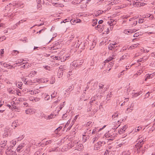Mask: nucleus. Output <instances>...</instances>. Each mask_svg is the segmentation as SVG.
Segmentation results:
<instances>
[{
  "instance_id": "1",
  "label": "nucleus",
  "mask_w": 155,
  "mask_h": 155,
  "mask_svg": "<svg viewBox=\"0 0 155 155\" xmlns=\"http://www.w3.org/2000/svg\"><path fill=\"white\" fill-rule=\"evenodd\" d=\"M7 141L6 140H3L2 141L0 144V148H1V152H3L4 151V150L6 149V151L8 152L9 148L8 146L7 145Z\"/></svg>"
},
{
  "instance_id": "2",
  "label": "nucleus",
  "mask_w": 155,
  "mask_h": 155,
  "mask_svg": "<svg viewBox=\"0 0 155 155\" xmlns=\"http://www.w3.org/2000/svg\"><path fill=\"white\" fill-rule=\"evenodd\" d=\"M137 143L135 145V148L137 149V153H139L141 147H142L144 143V141L142 139L140 140L139 139L137 140Z\"/></svg>"
},
{
  "instance_id": "3",
  "label": "nucleus",
  "mask_w": 155,
  "mask_h": 155,
  "mask_svg": "<svg viewBox=\"0 0 155 155\" xmlns=\"http://www.w3.org/2000/svg\"><path fill=\"white\" fill-rule=\"evenodd\" d=\"M113 51V52L111 54V57H110L108 58H107L104 61V62L105 63H108L109 61L113 60V59H115L116 58L117 56V53L116 52V51Z\"/></svg>"
},
{
  "instance_id": "4",
  "label": "nucleus",
  "mask_w": 155,
  "mask_h": 155,
  "mask_svg": "<svg viewBox=\"0 0 155 155\" xmlns=\"http://www.w3.org/2000/svg\"><path fill=\"white\" fill-rule=\"evenodd\" d=\"M105 143V141H99L95 144L94 148V150H97L100 149L101 147L102 146V144L104 145Z\"/></svg>"
},
{
  "instance_id": "5",
  "label": "nucleus",
  "mask_w": 155,
  "mask_h": 155,
  "mask_svg": "<svg viewBox=\"0 0 155 155\" xmlns=\"http://www.w3.org/2000/svg\"><path fill=\"white\" fill-rule=\"evenodd\" d=\"M105 137L108 140H112L115 138V134L110 133H106L105 134Z\"/></svg>"
},
{
  "instance_id": "6",
  "label": "nucleus",
  "mask_w": 155,
  "mask_h": 155,
  "mask_svg": "<svg viewBox=\"0 0 155 155\" xmlns=\"http://www.w3.org/2000/svg\"><path fill=\"white\" fill-rule=\"evenodd\" d=\"M114 44H110L108 46V48L109 50H112V51L114 52L117 51V49L116 48L117 47V46H115V45L117 44L116 42L114 43Z\"/></svg>"
},
{
  "instance_id": "7",
  "label": "nucleus",
  "mask_w": 155,
  "mask_h": 155,
  "mask_svg": "<svg viewBox=\"0 0 155 155\" xmlns=\"http://www.w3.org/2000/svg\"><path fill=\"white\" fill-rule=\"evenodd\" d=\"M41 115H42L41 116L42 118L43 117L44 118L46 119L47 120H49L52 119L53 117V115L52 114H50L49 115L46 116L43 114H41Z\"/></svg>"
},
{
  "instance_id": "8",
  "label": "nucleus",
  "mask_w": 155,
  "mask_h": 155,
  "mask_svg": "<svg viewBox=\"0 0 155 155\" xmlns=\"http://www.w3.org/2000/svg\"><path fill=\"white\" fill-rule=\"evenodd\" d=\"M36 110L33 108L28 109L25 110L26 114H32L35 112Z\"/></svg>"
},
{
  "instance_id": "9",
  "label": "nucleus",
  "mask_w": 155,
  "mask_h": 155,
  "mask_svg": "<svg viewBox=\"0 0 155 155\" xmlns=\"http://www.w3.org/2000/svg\"><path fill=\"white\" fill-rule=\"evenodd\" d=\"M25 143H21L19 145L16 149L17 151L18 152H20L22 151L23 150L22 149L24 147Z\"/></svg>"
},
{
  "instance_id": "10",
  "label": "nucleus",
  "mask_w": 155,
  "mask_h": 155,
  "mask_svg": "<svg viewBox=\"0 0 155 155\" xmlns=\"http://www.w3.org/2000/svg\"><path fill=\"white\" fill-rule=\"evenodd\" d=\"M132 2H133V5L135 6L138 7H140L141 5H143V4L138 2H135V1H133V0H131Z\"/></svg>"
},
{
  "instance_id": "11",
  "label": "nucleus",
  "mask_w": 155,
  "mask_h": 155,
  "mask_svg": "<svg viewBox=\"0 0 155 155\" xmlns=\"http://www.w3.org/2000/svg\"><path fill=\"white\" fill-rule=\"evenodd\" d=\"M153 74H148L146 75L145 76V81H146L148 79H152L153 76Z\"/></svg>"
},
{
  "instance_id": "12",
  "label": "nucleus",
  "mask_w": 155,
  "mask_h": 155,
  "mask_svg": "<svg viewBox=\"0 0 155 155\" xmlns=\"http://www.w3.org/2000/svg\"><path fill=\"white\" fill-rule=\"evenodd\" d=\"M0 64L2 66L8 69V68L9 66V64H8L5 62H4L3 61H0Z\"/></svg>"
},
{
  "instance_id": "13",
  "label": "nucleus",
  "mask_w": 155,
  "mask_h": 155,
  "mask_svg": "<svg viewBox=\"0 0 155 155\" xmlns=\"http://www.w3.org/2000/svg\"><path fill=\"white\" fill-rule=\"evenodd\" d=\"M100 134H97L93 138L92 141L93 143H94L95 141L98 140L100 137Z\"/></svg>"
},
{
  "instance_id": "14",
  "label": "nucleus",
  "mask_w": 155,
  "mask_h": 155,
  "mask_svg": "<svg viewBox=\"0 0 155 155\" xmlns=\"http://www.w3.org/2000/svg\"><path fill=\"white\" fill-rule=\"evenodd\" d=\"M19 125L18 120H16L14 121L12 124V126L13 127L14 129Z\"/></svg>"
},
{
  "instance_id": "15",
  "label": "nucleus",
  "mask_w": 155,
  "mask_h": 155,
  "mask_svg": "<svg viewBox=\"0 0 155 155\" xmlns=\"http://www.w3.org/2000/svg\"><path fill=\"white\" fill-rule=\"evenodd\" d=\"M8 152L5 151V153L6 155H16L17 154L16 153L13 151H10L9 150H8Z\"/></svg>"
},
{
  "instance_id": "16",
  "label": "nucleus",
  "mask_w": 155,
  "mask_h": 155,
  "mask_svg": "<svg viewBox=\"0 0 155 155\" xmlns=\"http://www.w3.org/2000/svg\"><path fill=\"white\" fill-rule=\"evenodd\" d=\"M76 146L77 149L79 150H81L83 147V146L82 144L79 143L78 142H77Z\"/></svg>"
},
{
  "instance_id": "17",
  "label": "nucleus",
  "mask_w": 155,
  "mask_h": 155,
  "mask_svg": "<svg viewBox=\"0 0 155 155\" xmlns=\"http://www.w3.org/2000/svg\"><path fill=\"white\" fill-rule=\"evenodd\" d=\"M141 94V92L137 93L135 92L134 91L132 93V97H136L139 95Z\"/></svg>"
},
{
  "instance_id": "18",
  "label": "nucleus",
  "mask_w": 155,
  "mask_h": 155,
  "mask_svg": "<svg viewBox=\"0 0 155 155\" xmlns=\"http://www.w3.org/2000/svg\"><path fill=\"white\" fill-rule=\"evenodd\" d=\"M15 6L18 7H20L21 8H22L24 7V4L23 3L21 2H17L15 4Z\"/></svg>"
},
{
  "instance_id": "19",
  "label": "nucleus",
  "mask_w": 155,
  "mask_h": 155,
  "mask_svg": "<svg viewBox=\"0 0 155 155\" xmlns=\"http://www.w3.org/2000/svg\"><path fill=\"white\" fill-rule=\"evenodd\" d=\"M96 29H97V28L100 29H99V31H103L104 30V28L103 27V26H101V25L98 24L97 25V27H95Z\"/></svg>"
},
{
  "instance_id": "20",
  "label": "nucleus",
  "mask_w": 155,
  "mask_h": 155,
  "mask_svg": "<svg viewBox=\"0 0 155 155\" xmlns=\"http://www.w3.org/2000/svg\"><path fill=\"white\" fill-rule=\"evenodd\" d=\"M89 138V136L88 135H84V134L83 135V142H84L86 141V140L87 139H88Z\"/></svg>"
},
{
  "instance_id": "21",
  "label": "nucleus",
  "mask_w": 155,
  "mask_h": 155,
  "mask_svg": "<svg viewBox=\"0 0 155 155\" xmlns=\"http://www.w3.org/2000/svg\"><path fill=\"white\" fill-rule=\"evenodd\" d=\"M22 83L21 82H18L16 84V86L20 89H22L21 87L22 86Z\"/></svg>"
},
{
  "instance_id": "22",
  "label": "nucleus",
  "mask_w": 155,
  "mask_h": 155,
  "mask_svg": "<svg viewBox=\"0 0 155 155\" xmlns=\"http://www.w3.org/2000/svg\"><path fill=\"white\" fill-rule=\"evenodd\" d=\"M7 91L10 94H14L15 93V91L12 88H8Z\"/></svg>"
},
{
  "instance_id": "23",
  "label": "nucleus",
  "mask_w": 155,
  "mask_h": 155,
  "mask_svg": "<svg viewBox=\"0 0 155 155\" xmlns=\"http://www.w3.org/2000/svg\"><path fill=\"white\" fill-rule=\"evenodd\" d=\"M36 73L37 72L35 71H32L30 73L28 76L29 77H33L36 74Z\"/></svg>"
},
{
  "instance_id": "24",
  "label": "nucleus",
  "mask_w": 155,
  "mask_h": 155,
  "mask_svg": "<svg viewBox=\"0 0 155 155\" xmlns=\"http://www.w3.org/2000/svg\"><path fill=\"white\" fill-rule=\"evenodd\" d=\"M61 128L62 127L61 126L59 127L55 130L54 132L55 133V134H58V132L60 131Z\"/></svg>"
},
{
  "instance_id": "25",
  "label": "nucleus",
  "mask_w": 155,
  "mask_h": 155,
  "mask_svg": "<svg viewBox=\"0 0 155 155\" xmlns=\"http://www.w3.org/2000/svg\"><path fill=\"white\" fill-rule=\"evenodd\" d=\"M97 20L95 19L94 20H93L92 22V25L93 26H95L97 24Z\"/></svg>"
},
{
  "instance_id": "26",
  "label": "nucleus",
  "mask_w": 155,
  "mask_h": 155,
  "mask_svg": "<svg viewBox=\"0 0 155 155\" xmlns=\"http://www.w3.org/2000/svg\"><path fill=\"white\" fill-rule=\"evenodd\" d=\"M130 153L129 150L123 152L122 153V155H130Z\"/></svg>"
},
{
  "instance_id": "27",
  "label": "nucleus",
  "mask_w": 155,
  "mask_h": 155,
  "mask_svg": "<svg viewBox=\"0 0 155 155\" xmlns=\"http://www.w3.org/2000/svg\"><path fill=\"white\" fill-rule=\"evenodd\" d=\"M83 63V62L82 61L78 62L77 64H76V68H78L79 67H81V65Z\"/></svg>"
},
{
  "instance_id": "28",
  "label": "nucleus",
  "mask_w": 155,
  "mask_h": 155,
  "mask_svg": "<svg viewBox=\"0 0 155 155\" xmlns=\"http://www.w3.org/2000/svg\"><path fill=\"white\" fill-rule=\"evenodd\" d=\"M33 95H34L39 94L40 93V90L38 89H36L33 91Z\"/></svg>"
},
{
  "instance_id": "29",
  "label": "nucleus",
  "mask_w": 155,
  "mask_h": 155,
  "mask_svg": "<svg viewBox=\"0 0 155 155\" xmlns=\"http://www.w3.org/2000/svg\"><path fill=\"white\" fill-rule=\"evenodd\" d=\"M70 56V55H68V54L64 56L63 57V60H61V61H65L67 59V58L69 57Z\"/></svg>"
},
{
  "instance_id": "30",
  "label": "nucleus",
  "mask_w": 155,
  "mask_h": 155,
  "mask_svg": "<svg viewBox=\"0 0 155 155\" xmlns=\"http://www.w3.org/2000/svg\"><path fill=\"white\" fill-rule=\"evenodd\" d=\"M125 131V130L124 129H123V128H121L120 130L118 131L119 133L120 134H123Z\"/></svg>"
},
{
  "instance_id": "31",
  "label": "nucleus",
  "mask_w": 155,
  "mask_h": 155,
  "mask_svg": "<svg viewBox=\"0 0 155 155\" xmlns=\"http://www.w3.org/2000/svg\"><path fill=\"white\" fill-rule=\"evenodd\" d=\"M19 53V52L16 50H13L12 52V54L13 55H15Z\"/></svg>"
},
{
  "instance_id": "32",
  "label": "nucleus",
  "mask_w": 155,
  "mask_h": 155,
  "mask_svg": "<svg viewBox=\"0 0 155 155\" xmlns=\"http://www.w3.org/2000/svg\"><path fill=\"white\" fill-rule=\"evenodd\" d=\"M120 114L119 113L117 112L115 113L114 114H113L112 116V117L114 118L116 117H117L118 116V114Z\"/></svg>"
},
{
  "instance_id": "33",
  "label": "nucleus",
  "mask_w": 155,
  "mask_h": 155,
  "mask_svg": "<svg viewBox=\"0 0 155 155\" xmlns=\"http://www.w3.org/2000/svg\"><path fill=\"white\" fill-rule=\"evenodd\" d=\"M28 64H26L25 65L22 66L20 68H28Z\"/></svg>"
},
{
  "instance_id": "34",
  "label": "nucleus",
  "mask_w": 155,
  "mask_h": 155,
  "mask_svg": "<svg viewBox=\"0 0 155 155\" xmlns=\"http://www.w3.org/2000/svg\"><path fill=\"white\" fill-rule=\"evenodd\" d=\"M81 44V42L78 40L77 43L75 45L76 48H78Z\"/></svg>"
},
{
  "instance_id": "35",
  "label": "nucleus",
  "mask_w": 155,
  "mask_h": 155,
  "mask_svg": "<svg viewBox=\"0 0 155 155\" xmlns=\"http://www.w3.org/2000/svg\"><path fill=\"white\" fill-rule=\"evenodd\" d=\"M25 100L26 99L24 98H18V101H19V102H22L25 101Z\"/></svg>"
},
{
  "instance_id": "36",
  "label": "nucleus",
  "mask_w": 155,
  "mask_h": 155,
  "mask_svg": "<svg viewBox=\"0 0 155 155\" xmlns=\"http://www.w3.org/2000/svg\"><path fill=\"white\" fill-rule=\"evenodd\" d=\"M139 45L138 43H137L136 44H135L134 45H133L130 46V48H131L133 49V47H136L137 46Z\"/></svg>"
},
{
  "instance_id": "37",
  "label": "nucleus",
  "mask_w": 155,
  "mask_h": 155,
  "mask_svg": "<svg viewBox=\"0 0 155 155\" xmlns=\"http://www.w3.org/2000/svg\"><path fill=\"white\" fill-rule=\"evenodd\" d=\"M24 83H25V84L28 85H30L31 84V83H32V82H31L30 81H26V80H25Z\"/></svg>"
},
{
  "instance_id": "38",
  "label": "nucleus",
  "mask_w": 155,
  "mask_h": 155,
  "mask_svg": "<svg viewBox=\"0 0 155 155\" xmlns=\"http://www.w3.org/2000/svg\"><path fill=\"white\" fill-rule=\"evenodd\" d=\"M148 58V56H143L142 58V59H143V61H146Z\"/></svg>"
},
{
  "instance_id": "39",
  "label": "nucleus",
  "mask_w": 155,
  "mask_h": 155,
  "mask_svg": "<svg viewBox=\"0 0 155 155\" xmlns=\"http://www.w3.org/2000/svg\"><path fill=\"white\" fill-rule=\"evenodd\" d=\"M141 129L142 127H137V128L135 129V131L136 132H137V131H138L139 130H140Z\"/></svg>"
},
{
  "instance_id": "40",
  "label": "nucleus",
  "mask_w": 155,
  "mask_h": 155,
  "mask_svg": "<svg viewBox=\"0 0 155 155\" xmlns=\"http://www.w3.org/2000/svg\"><path fill=\"white\" fill-rule=\"evenodd\" d=\"M50 97L49 95H46V96L45 98V100L48 101L50 99Z\"/></svg>"
},
{
  "instance_id": "41",
  "label": "nucleus",
  "mask_w": 155,
  "mask_h": 155,
  "mask_svg": "<svg viewBox=\"0 0 155 155\" xmlns=\"http://www.w3.org/2000/svg\"><path fill=\"white\" fill-rule=\"evenodd\" d=\"M70 122V120H69L65 125L64 127H67L69 124Z\"/></svg>"
},
{
  "instance_id": "42",
  "label": "nucleus",
  "mask_w": 155,
  "mask_h": 155,
  "mask_svg": "<svg viewBox=\"0 0 155 155\" xmlns=\"http://www.w3.org/2000/svg\"><path fill=\"white\" fill-rule=\"evenodd\" d=\"M92 123V122L89 121L88 122H87V124H86V126H87V127H88L89 126H90Z\"/></svg>"
},
{
  "instance_id": "43",
  "label": "nucleus",
  "mask_w": 155,
  "mask_h": 155,
  "mask_svg": "<svg viewBox=\"0 0 155 155\" xmlns=\"http://www.w3.org/2000/svg\"><path fill=\"white\" fill-rule=\"evenodd\" d=\"M132 110L133 109H132L130 108H128L127 109V113H129V112H131Z\"/></svg>"
},
{
  "instance_id": "44",
  "label": "nucleus",
  "mask_w": 155,
  "mask_h": 155,
  "mask_svg": "<svg viewBox=\"0 0 155 155\" xmlns=\"http://www.w3.org/2000/svg\"><path fill=\"white\" fill-rule=\"evenodd\" d=\"M16 91V94L20 96L21 94L20 92L18 91L19 89H17Z\"/></svg>"
},
{
  "instance_id": "45",
  "label": "nucleus",
  "mask_w": 155,
  "mask_h": 155,
  "mask_svg": "<svg viewBox=\"0 0 155 155\" xmlns=\"http://www.w3.org/2000/svg\"><path fill=\"white\" fill-rule=\"evenodd\" d=\"M96 44V41L94 40L93 41L92 45H91L92 46L95 47Z\"/></svg>"
},
{
  "instance_id": "46",
  "label": "nucleus",
  "mask_w": 155,
  "mask_h": 155,
  "mask_svg": "<svg viewBox=\"0 0 155 155\" xmlns=\"http://www.w3.org/2000/svg\"><path fill=\"white\" fill-rule=\"evenodd\" d=\"M110 22H111L110 23V24L109 23V24H112L111 25H115L116 24V21H115V22H114V21L113 20H111Z\"/></svg>"
},
{
  "instance_id": "47",
  "label": "nucleus",
  "mask_w": 155,
  "mask_h": 155,
  "mask_svg": "<svg viewBox=\"0 0 155 155\" xmlns=\"http://www.w3.org/2000/svg\"><path fill=\"white\" fill-rule=\"evenodd\" d=\"M23 21V20H21L20 21H19V22H18L17 23H16V26H17V25H19L20 24V23H23V21Z\"/></svg>"
},
{
  "instance_id": "48",
  "label": "nucleus",
  "mask_w": 155,
  "mask_h": 155,
  "mask_svg": "<svg viewBox=\"0 0 155 155\" xmlns=\"http://www.w3.org/2000/svg\"><path fill=\"white\" fill-rule=\"evenodd\" d=\"M110 95L111 94H107V97H106V100L107 101H108L109 100H110L109 98H110Z\"/></svg>"
},
{
  "instance_id": "49",
  "label": "nucleus",
  "mask_w": 155,
  "mask_h": 155,
  "mask_svg": "<svg viewBox=\"0 0 155 155\" xmlns=\"http://www.w3.org/2000/svg\"><path fill=\"white\" fill-rule=\"evenodd\" d=\"M144 22V19H139V23H142Z\"/></svg>"
},
{
  "instance_id": "50",
  "label": "nucleus",
  "mask_w": 155,
  "mask_h": 155,
  "mask_svg": "<svg viewBox=\"0 0 155 155\" xmlns=\"http://www.w3.org/2000/svg\"><path fill=\"white\" fill-rule=\"evenodd\" d=\"M75 22V20H74L73 19H71L70 20V22L73 25H74V22Z\"/></svg>"
},
{
  "instance_id": "51",
  "label": "nucleus",
  "mask_w": 155,
  "mask_h": 155,
  "mask_svg": "<svg viewBox=\"0 0 155 155\" xmlns=\"http://www.w3.org/2000/svg\"><path fill=\"white\" fill-rule=\"evenodd\" d=\"M12 147H13V146H14L16 144V141H12Z\"/></svg>"
},
{
  "instance_id": "52",
  "label": "nucleus",
  "mask_w": 155,
  "mask_h": 155,
  "mask_svg": "<svg viewBox=\"0 0 155 155\" xmlns=\"http://www.w3.org/2000/svg\"><path fill=\"white\" fill-rule=\"evenodd\" d=\"M72 65L73 66H74L75 67V69H76V61H74L73 62H72Z\"/></svg>"
},
{
  "instance_id": "53",
  "label": "nucleus",
  "mask_w": 155,
  "mask_h": 155,
  "mask_svg": "<svg viewBox=\"0 0 155 155\" xmlns=\"http://www.w3.org/2000/svg\"><path fill=\"white\" fill-rule=\"evenodd\" d=\"M138 73H136L134 75V78L137 77L138 76V74L140 75V73L138 72Z\"/></svg>"
},
{
  "instance_id": "54",
  "label": "nucleus",
  "mask_w": 155,
  "mask_h": 155,
  "mask_svg": "<svg viewBox=\"0 0 155 155\" xmlns=\"http://www.w3.org/2000/svg\"><path fill=\"white\" fill-rule=\"evenodd\" d=\"M64 66H61L59 67V69H60V71H62V69H63L64 68H65Z\"/></svg>"
},
{
  "instance_id": "55",
  "label": "nucleus",
  "mask_w": 155,
  "mask_h": 155,
  "mask_svg": "<svg viewBox=\"0 0 155 155\" xmlns=\"http://www.w3.org/2000/svg\"><path fill=\"white\" fill-rule=\"evenodd\" d=\"M151 15L150 14H147L146 15H145V18L149 17Z\"/></svg>"
},
{
  "instance_id": "56",
  "label": "nucleus",
  "mask_w": 155,
  "mask_h": 155,
  "mask_svg": "<svg viewBox=\"0 0 155 155\" xmlns=\"http://www.w3.org/2000/svg\"><path fill=\"white\" fill-rule=\"evenodd\" d=\"M72 125H73V124H70V125L69 126V127L68 128H67V130L68 131V130H69L71 128V127Z\"/></svg>"
},
{
  "instance_id": "57",
  "label": "nucleus",
  "mask_w": 155,
  "mask_h": 155,
  "mask_svg": "<svg viewBox=\"0 0 155 155\" xmlns=\"http://www.w3.org/2000/svg\"><path fill=\"white\" fill-rule=\"evenodd\" d=\"M127 128V125H124L123 127V129L124 130H125Z\"/></svg>"
},
{
  "instance_id": "58",
  "label": "nucleus",
  "mask_w": 155,
  "mask_h": 155,
  "mask_svg": "<svg viewBox=\"0 0 155 155\" xmlns=\"http://www.w3.org/2000/svg\"><path fill=\"white\" fill-rule=\"evenodd\" d=\"M73 89V88L71 86L69 87V88L68 89V91H69L70 89H71V90H72Z\"/></svg>"
},
{
  "instance_id": "59",
  "label": "nucleus",
  "mask_w": 155,
  "mask_h": 155,
  "mask_svg": "<svg viewBox=\"0 0 155 155\" xmlns=\"http://www.w3.org/2000/svg\"><path fill=\"white\" fill-rule=\"evenodd\" d=\"M109 153V150H106L105 151L104 155H108V154Z\"/></svg>"
},
{
  "instance_id": "60",
  "label": "nucleus",
  "mask_w": 155,
  "mask_h": 155,
  "mask_svg": "<svg viewBox=\"0 0 155 155\" xmlns=\"http://www.w3.org/2000/svg\"><path fill=\"white\" fill-rule=\"evenodd\" d=\"M15 67H16V66L13 67V66L9 64V66L8 68V69H11L12 68H14Z\"/></svg>"
},
{
  "instance_id": "61",
  "label": "nucleus",
  "mask_w": 155,
  "mask_h": 155,
  "mask_svg": "<svg viewBox=\"0 0 155 155\" xmlns=\"http://www.w3.org/2000/svg\"><path fill=\"white\" fill-rule=\"evenodd\" d=\"M99 87H100V88H103V87L104 85L102 84H99Z\"/></svg>"
},
{
  "instance_id": "62",
  "label": "nucleus",
  "mask_w": 155,
  "mask_h": 155,
  "mask_svg": "<svg viewBox=\"0 0 155 155\" xmlns=\"http://www.w3.org/2000/svg\"><path fill=\"white\" fill-rule=\"evenodd\" d=\"M68 19H65L63 21H61V24L62 23H65L66 22L68 21Z\"/></svg>"
},
{
  "instance_id": "63",
  "label": "nucleus",
  "mask_w": 155,
  "mask_h": 155,
  "mask_svg": "<svg viewBox=\"0 0 155 155\" xmlns=\"http://www.w3.org/2000/svg\"><path fill=\"white\" fill-rule=\"evenodd\" d=\"M55 58L56 60H60V59H61V58H60V57H59L58 56H55Z\"/></svg>"
},
{
  "instance_id": "64",
  "label": "nucleus",
  "mask_w": 155,
  "mask_h": 155,
  "mask_svg": "<svg viewBox=\"0 0 155 155\" xmlns=\"http://www.w3.org/2000/svg\"><path fill=\"white\" fill-rule=\"evenodd\" d=\"M151 55L152 57L155 58V52L152 53L151 54Z\"/></svg>"
}]
</instances>
